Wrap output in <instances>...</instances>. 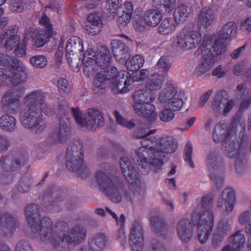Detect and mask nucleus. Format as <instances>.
I'll return each instance as SVG.
<instances>
[{
    "label": "nucleus",
    "instance_id": "1",
    "mask_svg": "<svg viewBox=\"0 0 251 251\" xmlns=\"http://www.w3.org/2000/svg\"><path fill=\"white\" fill-rule=\"evenodd\" d=\"M101 67L103 71L97 74L93 82L92 89L95 94L103 93L110 83L113 85L114 89H117L118 93L129 92V87L134 82L130 75L118 72L117 68L111 64H102Z\"/></svg>",
    "mask_w": 251,
    "mask_h": 251
},
{
    "label": "nucleus",
    "instance_id": "2",
    "mask_svg": "<svg viewBox=\"0 0 251 251\" xmlns=\"http://www.w3.org/2000/svg\"><path fill=\"white\" fill-rule=\"evenodd\" d=\"M45 101V93L41 90L33 91L24 98L25 107L21 109L19 120L24 128H34L42 122L41 107Z\"/></svg>",
    "mask_w": 251,
    "mask_h": 251
},
{
    "label": "nucleus",
    "instance_id": "3",
    "mask_svg": "<svg viewBox=\"0 0 251 251\" xmlns=\"http://www.w3.org/2000/svg\"><path fill=\"white\" fill-rule=\"evenodd\" d=\"M213 201L211 195L202 196L200 205L197 206L191 214L193 224L197 225L198 236L201 243L207 240L213 226L214 215L211 210Z\"/></svg>",
    "mask_w": 251,
    "mask_h": 251
},
{
    "label": "nucleus",
    "instance_id": "4",
    "mask_svg": "<svg viewBox=\"0 0 251 251\" xmlns=\"http://www.w3.org/2000/svg\"><path fill=\"white\" fill-rule=\"evenodd\" d=\"M242 126V130L240 132L239 142L234 140L230 142L225 147L226 155L230 158H235V168L237 173L240 175L246 172L247 168V149L249 138L245 133V124Z\"/></svg>",
    "mask_w": 251,
    "mask_h": 251
},
{
    "label": "nucleus",
    "instance_id": "5",
    "mask_svg": "<svg viewBox=\"0 0 251 251\" xmlns=\"http://www.w3.org/2000/svg\"><path fill=\"white\" fill-rule=\"evenodd\" d=\"M66 226L62 227L61 230L56 235L55 240L52 241L53 247L56 251H68L71 244L79 245L86 239L87 230L83 226H75L67 234L64 232Z\"/></svg>",
    "mask_w": 251,
    "mask_h": 251
},
{
    "label": "nucleus",
    "instance_id": "6",
    "mask_svg": "<svg viewBox=\"0 0 251 251\" xmlns=\"http://www.w3.org/2000/svg\"><path fill=\"white\" fill-rule=\"evenodd\" d=\"M83 144L80 140L71 142L66 151V167L72 172H77L80 176L84 178L89 175V170L83 165Z\"/></svg>",
    "mask_w": 251,
    "mask_h": 251
},
{
    "label": "nucleus",
    "instance_id": "7",
    "mask_svg": "<svg viewBox=\"0 0 251 251\" xmlns=\"http://www.w3.org/2000/svg\"><path fill=\"white\" fill-rule=\"evenodd\" d=\"M140 143L142 147L137 150L136 154L141 169H144L142 171L145 173L149 172L151 170L154 172H158L161 170L163 161L158 158L155 146L150 142L146 143L145 140L140 141Z\"/></svg>",
    "mask_w": 251,
    "mask_h": 251
},
{
    "label": "nucleus",
    "instance_id": "8",
    "mask_svg": "<svg viewBox=\"0 0 251 251\" xmlns=\"http://www.w3.org/2000/svg\"><path fill=\"white\" fill-rule=\"evenodd\" d=\"M28 75L23 64H5L0 68V86H17L25 83Z\"/></svg>",
    "mask_w": 251,
    "mask_h": 251
},
{
    "label": "nucleus",
    "instance_id": "9",
    "mask_svg": "<svg viewBox=\"0 0 251 251\" xmlns=\"http://www.w3.org/2000/svg\"><path fill=\"white\" fill-rule=\"evenodd\" d=\"M72 115L77 126L80 128H86L88 130H96L98 127L104 125V119L97 109L88 108L85 114V118L82 117V113L79 108H71Z\"/></svg>",
    "mask_w": 251,
    "mask_h": 251
},
{
    "label": "nucleus",
    "instance_id": "10",
    "mask_svg": "<svg viewBox=\"0 0 251 251\" xmlns=\"http://www.w3.org/2000/svg\"><path fill=\"white\" fill-rule=\"evenodd\" d=\"M201 40L200 33L196 29L193 23H189L178 34L173 46L176 50H188L198 47Z\"/></svg>",
    "mask_w": 251,
    "mask_h": 251
},
{
    "label": "nucleus",
    "instance_id": "11",
    "mask_svg": "<svg viewBox=\"0 0 251 251\" xmlns=\"http://www.w3.org/2000/svg\"><path fill=\"white\" fill-rule=\"evenodd\" d=\"M176 0H153L152 5L155 9L146 11L144 20L149 26H155L161 21L163 14L170 13L175 5Z\"/></svg>",
    "mask_w": 251,
    "mask_h": 251
},
{
    "label": "nucleus",
    "instance_id": "12",
    "mask_svg": "<svg viewBox=\"0 0 251 251\" xmlns=\"http://www.w3.org/2000/svg\"><path fill=\"white\" fill-rule=\"evenodd\" d=\"M70 108L65 101H61L58 105V116H59V126L58 131V140L60 143L67 141L71 136L72 132L70 127L69 116Z\"/></svg>",
    "mask_w": 251,
    "mask_h": 251
},
{
    "label": "nucleus",
    "instance_id": "13",
    "mask_svg": "<svg viewBox=\"0 0 251 251\" xmlns=\"http://www.w3.org/2000/svg\"><path fill=\"white\" fill-rule=\"evenodd\" d=\"M116 170L114 166L107 163H101L100 165V169L95 173V178L101 191L119 179L115 175Z\"/></svg>",
    "mask_w": 251,
    "mask_h": 251
},
{
    "label": "nucleus",
    "instance_id": "14",
    "mask_svg": "<svg viewBox=\"0 0 251 251\" xmlns=\"http://www.w3.org/2000/svg\"><path fill=\"white\" fill-rule=\"evenodd\" d=\"M237 25L233 22H228L223 26L222 29L219 32L218 37L214 40L213 48L217 54L226 51L225 41H230L232 39L235 38L237 34Z\"/></svg>",
    "mask_w": 251,
    "mask_h": 251
},
{
    "label": "nucleus",
    "instance_id": "15",
    "mask_svg": "<svg viewBox=\"0 0 251 251\" xmlns=\"http://www.w3.org/2000/svg\"><path fill=\"white\" fill-rule=\"evenodd\" d=\"M39 231L40 238L42 241L50 242L52 245V241L55 240L56 235L58 234L62 227H65L67 224L65 222H58L54 227L51 228L52 222L48 217H44L41 220L40 219Z\"/></svg>",
    "mask_w": 251,
    "mask_h": 251
},
{
    "label": "nucleus",
    "instance_id": "16",
    "mask_svg": "<svg viewBox=\"0 0 251 251\" xmlns=\"http://www.w3.org/2000/svg\"><path fill=\"white\" fill-rule=\"evenodd\" d=\"M234 102L233 100H228L227 93L225 90L219 91L214 96L212 102L211 108L216 116L220 115L222 112L226 115L233 108Z\"/></svg>",
    "mask_w": 251,
    "mask_h": 251
},
{
    "label": "nucleus",
    "instance_id": "17",
    "mask_svg": "<svg viewBox=\"0 0 251 251\" xmlns=\"http://www.w3.org/2000/svg\"><path fill=\"white\" fill-rule=\"evenodd\" d=\"M27 159V153L25 151L18 152L14 156H2L1 168L5 172H17L24 166Z\"/></svg>",
    "mask_w": 251,
    "mask_h": 251
},
{
    "label": "nucleus",
    "instance_id": "18",
    "mask_svg": "<svg viewBox=\"0 0 251 251\" xmlns=\"http://www.w3.org/2000/svg\"><path fill=\"white\" fill-rule=\"evenodd\" d=\"M102 192L115 203L121 202L123 196L130 200L135 199L130 192L124 189L120 179Z\"/></svg>",
    "mask_w": 251,
    "mask_h": 251
},
{
    "label": "nucleus",
    "instance_id": "19",
    "mask_svg": "<svg viewBox=\"0 0 251 251\" xmlns=\"http://www.w3.org/2000/svg\"><path fill=\"white\" fill-rule=\"evenodd\" d=\"M158 158L162 161L164 153H173L177 148V143L171 136L162 137L153 143Z\"/></svg>",
    "mask_w": 251,
    "mask_h": 251
},
{
    "label": "nucleus",
    "instance_id": "20",
    "mask_svg": "<svg viewBox=\"0 0 251 251\" xmlns=\"http://www.w3.org/2000/svg\"><path fill=\"white\" fill-rule=\"evenodd\" d=\"M111 56L109 50L105 46H101L97 54L92 49H88L83 53L82 63H110Z\"/></svg>",
    "mask_w": 251,
    "mask_h": 251
},
{
    "label": "nucleus",
    "instance_id": "21",
    "mask_svg": "<svg viewBox=\"0 0 251 251\" xmlns=\"http://www.w3.org/2000/svg\"><path fill=\"white\" fill-rule=\"evenodd\" d=\"M129 244L133 251H142L144 245L143 226L138 222H134L129 234Z\"/></svg>",
    "mask_w": 251,
    "mask_h": 251
},
{
    "label": "nucleus",
    "instance_id": "22",
    "mask_svg": "<svg viewBox=\"0 0 251 251\" xmlns=\"http://www.w3.org/2000/svg\"><path fill=\"white\" fill-rule=\"evenodd\" d=\"M54 33L50 31L43 29H33L31 28L26 29L25 32V38L29 40L31 38L34 41V45L36 48L44 46L51 38Z\"/></svg>",
    "mask_w": 251,
    "mask_h": 251
},
{
    "label": "nucleus",
    "instance_id": "23",
    "mask_svg": "<svg viewBox=\"0 0 251 251\" xmlns=\"http://www.w3.org/2000/svg\"><path fill=\"white\" fill-rule=\"evenodd\" d=\"M235 202L234 190L231 188L224 189L219 198L217 206L223 210V214L227 216L232 211Z\"/></svg>",
    "mask_w": 251,
    "mask_h": 251
},
{
    "label": "nucleus",
    "instance_id": "24",
    "mask_svg": "<svg viewBox=\"0 0 251 251\" xmlns=\"http://www.w3.org/2000/svg\"><path fill=\"white\" fill-rule=\"evenodd\" d=\"M26 220L31 230L33 233H36L40 228V209L38 205L31 203L26 206L25 210Z\"/></svg>",
    "mask_w": 251,
    "mask_h": 251
},
{
    "label": "nucleus",
    "instance_id": "25",
    "mask_svg": "<svg viewBox=\"0 0 251 251\" xmlns=\"http://www.w3.org/2000/svg\"><path fill=\"white\" fill-rule=\"evenodd\" d=\"M111 49L115 59L119 62L128 63V47L126 43L119 40H112L111 42Z\"/></svg>",
    "mask_w": 251,
    "mask_h": 251
},
{
    "label": "nucleus",
    "instance_id": "26",
    "mask_svg": "<svg viewBox=\"0 0 251 251\" xmlns=\"http://www.w3.org/2000/svg\"><path fill=\"white\" fill-rule=\"evenodd\" d=\"M66 56L68 63L72 62L73 56L78 52L83 53L82 40L76 36H73L67 41L66 45Z\"/></svg>",
    "mask_w": 251,
    "mask_h": 251
},
{
    "label": "nucleus",
    "instance_id": "27",
    "mask_svg": "<svg viewBox=\"0 0 251 251\" xmlns=\"http://www.w3.org/2000/svg\"><path fill=\"white\" fill-rule=\"evenodd\" d=\"M178 237L181 241L188 242L193 236V229L191 221L186 218L179 220L176 225Z\"/></svg>",
    "mask_w": 251,
    "mask_h": 251
},
{
    "label": "nucleus",
    "instance_id": "28",
    "mask_svg": "<svg viewBox=\"0 0 251 251\" xmlns=\"http://www.w3.org/2000/svg\"><path fill=\"white\" fill-rule=\"evenodd\" d=\"M230 133L228 130L227 126L225 124L219 123L215 126L213 129L212 137L215 143H219L224 142L225 146L233 141H228L230 138ZM235 142H239V140L234 139Z\"/></svg>",
    "mask_w": 251,
    "mask_h": 251
},
{
    "label": "nucleus",
    "instance_id": "29",
    "mask_svg": "<svg viewBox=\"0 0 251 251\" xmlns=\"http://www.w3.org/2000/svg\"><path fill=\"white\" fill-rule=\"evenodd\" d=\"M155 96L147 90L140 89L135 91L133 94L134 102L132 106L134 110L139 112V107H141L142 105L152 101L155 99Z\"/></svg>",
    "mask_w": 251,
    "mask_h": 251
},
{
    "label": "nucleus",
    "instance_id": "30",
    "mask_svg": "<svg viewBox=\"0 0 251 251\" xmlns=\"http://www.w3.org/2000/svg\"><path fill=\"white\" fill-rule=\"evenodd\" d=\"M127 182L130 185V190L129 191L135 197L137 198L141 193L140 179L139 174L137 170L134 168L129 170L124 175Z\"/></svg>",
    "mask_w": 251,
    "mask_h": 251
},
{
    "label": "nucleus",
    "instance_id": "31",
    "mask_svg": "<svg viewBox=\"0 0 251 251\" xmlns=\"http://www.w3.org/2000/svg\"><path fill=\"white\" fill-rule=\"evenodd\" d=\"M4 44V47L6 50L10 51L14 49L16 55L22 56L25 53V45L23 42L20 44V38L16 35H10Z\"/></svg>",
    "mask_w": 251,
    "mask_h": 251
},
{
    "label": "nucleus",
    "instance_id": "32",
    "mask_svg": "<svg viewBox=\"0 0 251 251\" xmlns=\"http://www.w3.org/2000/svg\"><path fill=\"white\" fill-rule=\"evenodd\" d=\"M246 242L245 235L242 231H237L230 238L229 244L225 246L221 251H241Z\"/></svg>",
    "mask_w": 251,
    "mask_h": 251
},
{
    "label": "nucleus",
    "instance_id": "33",
    "mask_svg": "<svg viewBox=\"0 0 251 251\" xmlns=\"http://www.w3.org/2000/svg\"><path fill=\"white\" fill-rule=\"evenodd\" d=\"M102 22L97 13H91L87 16V32L92 35L98 34L100 31Z\"/></svg>",
    "mask_w": 251,
    "mask_h": 251
},
{
    "label": "nucleus",
    "instance_id": "34",
    "mask_svg": "<svg viewBox=\"0 0 251 251\" xmlns=\"http://www.w3.org/2000/svg\"><path fill=\"white\" fill-rule=\"evenodd\" d=\"M215 16L213 10L209 7H204L201 11L198 21L199 29L202 27L207 29L213 23Z\"/></svg>",
    "mask_w": 251,
    "mask_h": 251
},
{
    "label": "nucleus",
    "instance_id": "35",
    "mask_svg": "<svg viewBox=\"0 0 251 251\" xmlns=\"http://www.w3.org/2000/svg\"><path fill=\"white\" fill-rule=\"evenodd\" d=\"M139 112L134 110L135 113L140 116H142L151 122L154 121L157 118L158 115L155 112V107L150 102L139 107Z\"/></svg>",
    "mask_w": 251,
    "mask_h": 251
},
{
    "label": "nucleus",
    "instance_id": "36",
    "mask_svg": "<svg viewBox=\"0 0 251 251\" xmlns=\"http://www.w3.org/2000/svg\"><path fill=\"white\" fill-rule=\"evenodd\" d=\"M41 109L42 110L41 119L42 122L39 125H37L35 127L25 128L36 134H40L43 132L47 126V123L45 122L43 119L42 113L43 112L45 115L48 116H51L54 114V109L50 105H48L45 102L44 105L41 107Z\"/></svg>",
    "mask_w": 251,
    "mask_h": 251
},
{
    "label": "nucleus",
    "instance_id": "37",
    "mask_svg": "<svg viewBox=\"0 0 251 251\" xmlns=\"http://www.w3.org/2000/svg\"><path fill=\"white\" fill-rule=\"evenodd\" d=\"M106 242V237L103 233H96L89 239V247L94 251H100L104 249Z\"/></svg>",
    "mask_w": 251,
    "mask_h": 251
},
{
    "label": "nucleus",
    "instance_id": "38",
    "mask_svg": "<svg viewBox=\"0 0 251 251\" xmlns=\"http://www.w3.org/2000/svg\"><path fill=\"white\" fill-rule=\"evenodd\" d=\"M164 81V76L158 74L151 75L148 78L146 84V88L149 91L160 90Z\"/></svg>",
    "mask_w": 251,
    "mask_h": 251
},
{
    "label": "nucleus",
    "instance_id": "39",
    "mask_svg": "<svg viewBox=\"0 0 251 251\" xmlns=\"http://www.w3.org/2000/svg\"><path fill=\"white\" fill-rule=\"evenodd\" d=\"M151 223L154 232L158 235H165L168 230V226L162 218L155 216L151 218Z\"/></svg>",
    "mask_w": 251,
    "mask_h": 251
},
{
    "label": "nucleus",
    "instance_id": "40",
    "mask_svg": "<svg viewBox=\"0 0 251 251\" xmlns=\"http://www.w3.org/2000/svg\"><path fill=\"white\" fill-rule=\"evenodd\" d=\"M192 10L190 6L182 4L178 6L174 12V19L176 23H183L186 21Z\"/></svg>",
    "mask_w": 251,
    "mask_h": 251
},
{
    "label": "nucleus",
    "instance_id": "41",
    "mask_svg": "<svg viewBox=\"0 0 251 251\" xmlns=\"http://www.w3.org/2000/svg\"><path fill=\"white\" fill-rule=\"evenodd\" d=\"M177 95L176 88L172 84L168 83L167 87L160 93L158 99L161 102L166 105Z\"/></svg>",
    "mask_w": 251,
    "mask_h": 251
},
{
    "label": "nucleus",
    "instance_id": "42",
    "mask_svg": "<svg viewBox=\"0 0 251 251\" xmlns=\"http://www.w3.org/2000/svg\"><path fill=\"white\" fill-rule=\"evenodd\" d=\"M17 121L15 117L8 114H3L0 117V127L7 131H13L16 127Z\"/></svg>",
    "mask_w": 251,
    "mask_h": 251
},
{
    "label": "nucleus",
    "instance_id": "43",
    "mask_svg": "<svg viewBox=\"0 0 251 251\" xmlns=\"http://www.w3.org/2000/svg\"><path fill=\"white\" fill-rule=\"evenodd\" d=\"M19 94H16L13 90L6 91L1 99V104L2 108L20 100Z\"/></svg>",
    "mask_w": 251,
    "mask_h": 251
},
{
    "label": "nucleus",
    "instance_id": "44",
    "mask_svg": "<svg viewBox=\"0 0 251 251\" xmlns=\"http://www.w3.org/2000/svg\"><path fill=\"white\" fill-rule=\"evenodd\" d=\"M176 25L170 18L164 19L158 28V32L163 35L171 33L176 29Z\"/></svg>",
    "mask_w": 251,
    "mask_h": 251
},
{
    "label": "nucleus",
    "instance_id": "45",
    "mask_svg": "<svg viewBox=\"0 0 251 251\" xmlns=\"http://www.w3.org/2000/svg\"><path fill=\"white\" fill-rule=\"evenodd\" d=\"M207 161L209 169L211 170L212 172L216 171L217 169L223 167L222 159L219 157L216 153L212 152L210 153L208 156Z\"/></svg>",
    "mask_w": 251,
    "mask_h": 251
},
{
    "label": "nucleus",
    "instance_id": "46",
    "mask_svg": "<svg viewBox=\"0 0 251 251\" xmlns=\"http://www.w3.org/2000/svg\"><path fill=\"white\" fill-rule=\"evenodd\" d=\"M214 44L210 49H206L202 51V58L206 63H215L218 61L220 55L223 53L217 54L215 50H214Z\"/></svg>",
    "mask_w": 251,
    "mask_h": 251
},
{
    "label": "nucleus",
    "instance_id": "47",
    "mask_svg": "<svg viewBox=\"0 0 251 251\" xmlns=\"http://www.w3.org/2000/svg\"><path fill=\"white\" fill-rule=\"evenodd\" d=\"M152 133H153V130H150L147 133L144 130L138 129L135 132L134 135L137 137L140 138L141 141H143L145 139L146 143L150 142L151 144H153L156 141V137L154 136H150Z\"/></svg>",
    "mask_w": 251,
    "mask_h": 251
},
{
    "label": "nucleus",
    "instance_id": "48",
    "mask_svg": "<svg viewBox=\"0 0 251 251\" xmlns=\"http://www.w3.org/2000/svg\"><path fill=\"white\" fill-rule=\"evenodd\" d=\"M193 152L192 145L190 141H188L185 145L183 151V158L191 168L195 167V164L192 160V154Z\"/></svg>",
    "mask_w": 251,
    "mask_h": 251
},
{
    "label": "nucleus",
    "instance_id": "49",
    "mask_svg": "<svg viewBox=\"0 0 251 251\" xmlns=\"http://www.w3.org/2000/svg\"><path fill=\"white\" fill-rule=\"evenodd\" d=\"M231 229V227L229 223V220L227 219H223L219 223L216 232L226 236Z\"/></svg>",
    "mask_w": 251,
    "mask_h": 251
},
{
    "label": "nucleus",
    "instance_id": "50",
    "mask_svg": "<svg viewBox=\"0 0 251 251\" xmlns=\"http://www.w3.org/2000/svg\"><path fill=\"white\" fill-rule=\"evenodd\" d=\"M183 101L179 96L177 95L172 100L169 101L165 106L173 111H178L183 106Z\"/></svg>",
    "mask_w": 251,
    "mask_h": 251
},
{
    "label": "nucleus",
    "instance_id": "51",
    "mask_svg": "<svg viewBox=\"0 0 251 251\" xmlns=\"http://www.w3.org/2000/svg\"><path fill=\"white\" fill-rule=\"evenodd\" d=\"M57 86L59 92L61 94H69L72 90L71 85L65 78H61L58 80Z\"/></svg>",
    "mask_w": 251,
    "mask_h": 251
},
{
    "label": "nucleus",
    "instance_id": "52",
    "mask_svg": "<svg viewBox=\"0 0 251 251\" xmlns=\"http://www.w3.org/2000/svg\"><path fill=\"white\" fill-rule=\"evenodd\" d=\"M83 70L84 75L87 77L92 76L95 72L98 71L99 68L101 69V66L102 64H83Z\"/></svg>",
    "mask_w": 251,
    "mask_h": 251
},
{
    "label": "nucleus",
    "instance_id": "53",
    "mask_svg": "<svg viewBox=\"0 0 251 251\" xmlns=\"http://www.w3.org/2000/svg\"><path fill=\"white\" fill-rule=\"evenodd\" d=\"M113 114L116 118V122L118 124L129 129H132L135 127V124L134 123L126 121L120 115L119 112L117 110L114 111Z\"/></svg>",
    "mask_w": 251,
    "mask_h": 251
},
{
    "label": "nucleus",
    "instance_id": "54",
    "mask_svg": "<svg viewBox=\"0 0 251 251\" xmlns=\"http://www.w3.org/2000/svg\"><path fill=\"white\" fill-rule=\"evenodd\" d=\"M120 163L123 175L129 172V170L135 168L131 160L127 156H124L121 158Z\"/></svg>",
    "mask_w": 251,
    "mask_h": 251
},
{
    "label": "nucleus",
    "instance_id": "55",
    "mask_svg": "<svg viewBox=\"0 0 251 251\" xmlns=\"http://www.w3.org/2000/svg\"><path fill=\"white\" fill-rule=\"evenodd\" d=\"M31 183V179L29 177L24 176L22 177L18 186V190L19 192L24 193L28 192Z\"/></svg>",
    "mask_w": 251,
    "mask_h": 251
},
{
    "label": "nucleus",
    "instance_id": "56",
    "mask_svg": "<svg viewBox=\"0 0 251 251\" xmlns=\"http://www.w3.org/2000/svg\"><path fill=\"white\" fill-rule=\"evenodd\" d=\"M159 117L163 122H169L174 118L175 114L172 110L166 107L160 112Z\"/></svg>",
    "mask_w": 251,
    "mask_h": 251
},
{
    "label": "nucleus",
    "instance_id": "57",
    "mask_svg": "<svg viewBox=\"0 0 251 251\" xmlns=\"http://www.w3.org/2000/svg\"><path fill=\"white\" fill-rule=\"evenodd\" d=\"M211 64H199L195 68L194 74L197 77H200L206 73L212 68Z\"/></svg>",
    "mask_w": 251,
    "mask_h": 251
},
{
    "label": "nucleus",
    "instance_id": "58",
    "mask_svg": "<svg viewBox=\"0 0 251 251\" xmlns=\"http://www.w3.org/2000/svg\"><path fill=\"white\" fill-rule=\"evenodd\" d=\"M21 105L20 100L16 101L12 104H10L2 108L7 113L10 114H16L18 113Z\"/></svg>",
    "mask_w": 251,
    "mask_h": 251
},
{
    "label": "nucleus",
    "instance_id": "59",
    "mask_svg": "<svg viewBox=\"0 0 251 251\" xmlns=\"http://www.w3.org/2000/svg\"><path fill=\"white\" fill-rule=\"evenodd\" d=\"M39 23L45 28L44 30L45 31H51L54 33L52 25L51 24L50 18L44 14L39 19Z\"/></svg>",
    "mask_w": 251,
    "mask_h": 251
},
{
    "label": "nucleus",
    "instance_id": "60",
    "mask_svg": "<svg viewBox=\"0 0 251 251\" xmlns=\"http://www.w3.org/2000/svg\"><path fill=\"white\" fill-rule=\"evenodd\" d=\"M148 251H166L164 246L157 240L151 241Z\"/></svg>",
    "mask_w": 251,
    "mask_h": 251
},
{
    "label": "nucleus",
    "instance_id": "61",
    "mask_svg": "<svg viewBox=\"0 0 251 251\" xmlns=\"http://www.w3.org/2000/svg\"><path fill=\"white\" fill-rule=\"evenodd\" d=\"M227 71L228 70L226 67L222 65H219L212 71V75L218 78H221L226 75Z\"/></svg>",
    "mask_w": 251,
    "mask_h": 251
},
{
    "label": "nucleus",
    "instance_id": "62",
    "mask_svg": "<svg viewBox=\"0 0 251 251\" xmlns=\"http://www.w3.org/2000/svg\"><path fill=\"white\" fill-rule=\"evenodd\" d=\"M251 222V211L247 210L241 213L238 217V222L241 225L248 224Z\"/></svg>",
    "mask_w": 251,
    "mask_h": 251
},
{
    "label": "nucleus",
    "instance_id": "63",
    "mask_svg": "<svg viewBox=\"0 0 251 251\" xmlns=\"http://www.w3.org/2000/svg\"><path fill=\"white\" fill-rule=\"evenodd\" d=\"M10 147V142L8 138L0 135V154L7 151Z\"/></svg>",
    "mask_w": 251,
    "mask_h": 251
},
{
    "label": "nucleus",
    "instance_id": "64",
    "mask_svg": "<svg viewBox=\"0 0 251 251\" xmlns=\"http://www.w3.org/2000/svg\"><path fill=\"white\" fill-rule=\"evenodd\" d=\"M15 251H32V248L27 241L21 240L16 244Z\"/></svg>",
    "mask_w": 251,
    "mask_h": 251
}]
</instances>
